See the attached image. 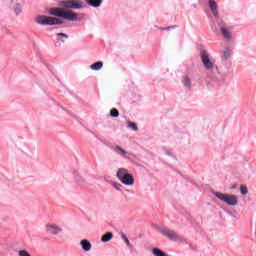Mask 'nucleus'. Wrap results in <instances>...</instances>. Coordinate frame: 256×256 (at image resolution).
I'll list each match as a JSON object with an SVG mask.
<instances>
[{"mask_svg":"<svg viewBox=\"0 0 256 256\" xmlns=\"http://www.w3.org/2000/svg\"><path fill=\"white\" fill-rule=\"evenodd\" d=\"M48 13L49 15H54V17H62V19L67 21H77L78 19L77 13L63 8H50Z\"/></svg>","mask_w":256,"mask_h":256,"instance_id":"obj_1","label":"nucleus"},{"mask_svg":"<svg viewBox=\"0 0 256 256\" xmlns=\"http://www.w3.org/2000/svg\"><path fill=\"white\" fill-rule=\"evenodd\" d=\"M35 23L38 25H61L63 20L51 16L39 15L35 18Z\"/></svg>","mask_w":256,"mask_h":256,"instance_id":"obj_2","label":"nucleus"},{"mask_svg":"<svg viewBox=\"0 0 256 256\" xmlns=\"http://www.w3.org/2000/svg\"><path fill=\"white\" fill-rule=\"evenodd\" d=\"M64 9H83L85 3L81 0H64L59 3Z\"/></svg>","mask_w":256,"mask_h":256,"instance_id":"obj_3","label":"nucleus"},{"mask_svg":"<svg viewBox=\"0 0 256 256\" xmlns=\"http://www.w3.org/2000/svg\"><path fill=\"white\" fill-rule=\"evenodd\" d=\"M215 195L218 199H220V201L227 203V205L235 206L238 203L237 196H235V195L223 194L220 192H216Z\"/></svg>","mask_w":256,"mask_h":256,"instance_id":"obj_4","label":"nucleus"},{"mask_svg":"<svg viewBox=\"0 0 256 256\" xmlns=\"http://www.w3.org/2000/svg\"><path fill=\"white\" fill-rule=\"evenodd\" d=\"M200 57L205 69L211 71V69L215 67V62L211 61V58H209V52H207V50H201Z\"/></svg>","mask_w":256,"mask_h":256,"instance_id":"obj_5","label":"nucleus"},{"mask_svg":"<svg viewBox=\"0 0 256 256\" xmlns=\"http://www.w3.org/2000/svg\"><path fill=\"white\" fill-rule=\"evenodd\" d=\"M160 233L171 241H179L180 239L179 235L174 230H170L169 228H162Z\"/></svg>","mask_w":256,"mask_h":256,"instance_id":"obj_6","label":"nucleus"},{"mask_svg":"<svg viewBox=\"0 0 256 256\" xmlns=\"http://www.w3.org/2000/svg\"><path fill=\"white\" fill-rule=\"evenodd\" d=\"M46 231H47V233H50L51 235H59V233H61L63 231V229H61V227H59L57 225H47Z\"/></svg>","mask_w":256,"mask_h":256,"instance_id":"obj_7","label":"nucleus"},{"mask_svg":"<svg viewBox=\"0 0 256 256\" xmlns=\"http://www.w3.org/2000/svg\"><path fill=\"white\" fill-rule=\"evenodd\" d=\"M120 181L124 185H134L135 184V179L133 178V175H131L129 173L126 174L125 177H123Z\"/></svg>","mask_w":256,"mask_h":256,"instance_id":"obj_8","label":"nucleus"},{"mask_svg":"<svg viewBox=\"0 0 256 256\" xmlns=\"http://www.w3.org/2000/svg\"><path fill=\"white\" fill-rule=\"evenodd\" d=\"M12 8L16 15H21L23 8L21 7V4L17 2V0H12Z\"/></svg>","mask_w":256,"mask_h":256,"instance_id":"obj_9","label":"nucleus"},{"mask_svg":"<svg viewBox=\"0 0 256 256\" xmlns=\"http://www.w3.org/2000/svg\"><path fill=\"white\" fill-rule=\"evenodd\" d=\"M208 5L213 13V16L217 17L219 15V11H217V2H215V0H210Z\"/></svg>","mask_w":256,"mask_h":256,"instance_id":"obj_10","label":"nucleus"},{"mask_svg":"<svg viewBox=\"0 0 256 256\" xmlns=\"http://www.w3.org/2000/svg\"><path fill=\"white\" fill-rule=\"evenodd\" d=\"M220 31L225 39L231 41V32H229V30L225 26H222L220 28Z\"/></svg>","mask_w":256,"mask_h":256,"instance_id":"obj_11","label":"nucleus"},{"mask_svg":"<svg viewBox=\"0 0 256 256\" xmlns=\"http://www.w3.org/2000/svg\"><path fill=\"white\" fill-rule=\"evenodd\" d=\"M80 245L83 251H91V242H89V240H86V239L82 240L80 242Z\"/></svg>","mask_w":256,"mask_h":256,"instance_id":"obj_12","label":"nucleus"},{"mask_svg":"<svg viewBox=\"0 0 256 256\" xmlns=\"http://www.w3.org/2000/svg\"><path fill=\"white\" fill-rule=\"evenodd\" d=\"M129 174V171L125 168H120L117 172V178L119 179V181L122 180L123 177H125L126 175Z\"/></svg>","mask_w":256,"mask_h":256,"instance_id":"obj_13","label":"nucleus"},{"mask_svg":"<svg viewBox=\"0 0 256 256\" xmlns=\"http://www.w3.org/2000/svg\"><path fill=\"white\" fill-rule=\"evenodd\" d=\"M90 69H92V71H99L103 69V62L102 61L95 62L94 64L90 65Z\"/></svg>","mask_w":256,"mask_h":256,"instance_id":"obj_14","label":"nucleus"},{"mask_svg":"<svg viewBox=\"0 0 256 256\" xmlns=\"http://www.w3.org/2000/svg\"><path fill=\"white\" fill-rule=\"evenodd\" d=\"M86 3H88L90 7H101L103 0H86Z\"/></svg>","mask_w":256,"mask_h":256,"instance_id":"obj_15","label":"nucleus"},{"mask_svg":"<svg viewBox=\"0 0 256 256\" xmlns=\"http://www.w3.org/2000/svg\"><path fill=\"white\" fill-rule=\"evenodd\" d=\"M113 239V233L112 232H107L104 234L101 238L102 243H107L108 241H111Z\"/></svg>","mask_w":256,"mask_h":256,"instance_id":"obj_16","label":"nucleus"},{"mask_svg":"<svg viewBox=\"0 0 256 256\" xmlns=\"http://www.w3.org/2000/svg\"><path fill=\"white\" fill-rule=\"evenodd\" d=\"M229 57H231V49L225 48L223 55H222V59H224V61H227V59H229Z\"/></svg>","mask_w":256,"mask_h":256,"instance_id":"obj_17","label":"nucleus"},{"mask_svg":"<svg viewBox=\"0 0 256 256\" xmlns=\"http://www.w3.org/2000/svg\"><path fill=\"white\" fill-rule=\"evenodd\" d=\"M183 85L191 89V78H189V76H184Z\"/></svg>","mask_w":256,"mask_h":256,"instance_id":"obj_18","label":"nucleus"},{"mask_svg":"<svg viewBox=\"0 0 256 256\" xmlns=\"http://www.w3.org/2000/svg\"><path fill=\"white\" fill-rule=\"evenodd\" d=\"M114 151L116 153H119V155H126L127 154V151L125 149L121 148L120 146L114 147Z\"/></svg>","mask_w":256,"mask_h":256,"instance_id":"obj_19","label":"nucleus"},{"mask_svg":"<svg viewBox=\"0 0 256 256\" xmlns=\"http://www.w3.org/2000/svg\"><path fill=\"white\" fill-rule=\"evenodd\" d=\"M240 191L242 195H247L249 193V189H247V186L241 185Z\"/></svg>","mask_w":256,"mask_h":256,"instance_id":"obj_20","label":"nucleus"},{"mask_svg":"<svg viewBox=\"0 0 256 256\" xmlns=\"http://www.w3.org/2000/svg\"><path fill=\"white\" fill-rule=\"evenodd\" d=\"M110 115H111V117H119V110H117V108H113L110 111Z\"/></svg>","mask_w":256,"mask_h":256,"instance_id":"obj_21","label":"nucleus"},{"mask_svg":"<svg viewBox=\"0 0 256 256\" xmlns=\"http://www.w3.org/2000/svg\"><path fill=\"white\" fill-rule=\"evenodd\" d=\"M57 37H58L59 41H65V40L61 39V37H64V39H69V36L65 33H58Z\"/></svg>","mask_w":256,"mask_h":256,"instance_id":"obj_22","label":"nucleus"},{"mask_svg":"<svg viewBox=\"0 0 256 256\" xmlns=\"http://www.w3.org/2000/svg\"><path fill=\"white\" fill-rule=\"evenodd\" d=\"M128 127H130V129H132L133 131H137V129H139L135 122H129Z\"/></svg>","mask_w":256,"mask_h":256,"instance_id":"obj_23","label":"nucleus"},{"mask_svg":"<svg viewBox=\"0 0 256 256\" xmlns=\"http://www.w3.org/2000/svg\"><path fill=\"white\" fill-rule=\"evenodd\" d=\"M19 256H31V254H29V252H27L26 250H20Z\"/></svg>","mask_w":256,"mask_h":256,"instance_id":"obj_24","label":"nucleus"},{"mask_svg":"<svg viewBox=\"0 0 256 256\" xmlns=\"http://www.w3.org/2000/svg\"><path fill=\"white\" fill-rule=\"evenodd\" d=\"M122 239L125 241V243L128 245V247H129V245H131V242H129V238H127V235L122 234Z\"/></svg>","mask_w":256,"mask_h":256,"instance_id":"obj_25","label":"nucleus"},{"mask_svg":"<svg viewBox=\"0 0 256 256\" xmlns=\"http://www.w3.org/2000/svg\"><path fill=\"white\" fill-rule=\"evenodd\" d=\"M112 185H113L114 188H116L117 191H121V184L113 183Z\"/></svg>","mask_w":256,"mask_h":256,"instance_id":"obj_26","label":"nucleus"},{"mask_svg":"<svg viewBox=\"0 0 256 256\" xmlns=\"http://www.w3.org/2000/svg\"><path fill=\"white\" fill-rule=\"evenodd\" d=\"M175 27H177V26H175V25H173V26H168V27H166V28H161V30H162V31H169V29H175Z\"/></svg>","mask_w":256,"mask_h":256,"instance_id":"obj_27","label":"nucleus"}]
</instances>
